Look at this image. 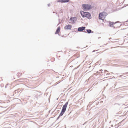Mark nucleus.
Returning a JSON list of instances; mask_svg holds the SVG:
<instances>
[{"instance_id": "f257e3e1", "label": "nucleus", "mask_w": 128, "mask_h": 128, "mask_svg": "<svg viewBox=\"0 0 128 128\" xmlns=\"http://www.w3.org/2000/svg\"><path fill=\"white\" fill-rule=\"evenodd\" d=\"M121 25V23L119 21H117L114 23L112 22V27L114 28H117L120 26Z\"/></svg>"}, {"instance_id": "f03ea898", "label": "nucleus", "mask_w": 128, "mask_h": 128, "mask_svg": "<svg viewBox=\"0 0 128 128\" xmlns=\"http://www.w3.org/2000/svg\"><path fill=\"white\" fill-rule=\"evenodd\" d=\"M68 104V102H67L65 103L64 105L62 108V111L65 112V111L67 106Z\"/></svg>"}, {"instance_id": "7ed1b4c3", "label": "nucleus", "mask_w": 128, "mask_h": 128, "mask_svg": "<svg viewBox=\"0 0 128 128\" xmlns=\"http://www.w3.org/2000/svg\"><path fill=\"white\" fill-rule=\"evenodd\" d=\"M64 112L62 111L60 113L59 116L58 117V118H59V117L60 116H62L63 115V114H64Z\"/></svg>"}, {"instance_id": "20e7f679", "label": "nucleus", "mask_w": 128, "mask_h": 128, "mask_svg": "<svg viewBox=\"0 0 128 128\" xmlns=\"http://www.w3.org/2000/svg\"><path fill=\"white\" fill-rule=\"evenodd\" d=\"M22 74L21 73H18L17 74V76H18V77L21 76Z\"/></svg>"}, {"instance_id": "39448f33", "label": "nucleus", "mask_w": 128, "mask_h": 128, "mask_svg": "<svg viewBox=\"0 0 128 128\" xmlns=\"http://www.w3.org/2000/svg\"><path fill=\"white\" fill-rule=\"evenodd\" d=\"M122 1V0H118L117 2V3H120V2H121Z\"/></svg>"}]
</instances>
